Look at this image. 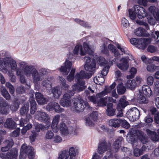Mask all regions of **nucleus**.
<instances>
[{
    "label": "nucleus",
    "instance_id": "nucleus-1",
    "mask_svg": "<svg viewBox=\"0 0 159 159\" xmlns=\"http://www.w3.org/2000/svg\"><path fill=\"white\" fill-rule=\"evenodd\" d=\"M74 109L76 112L79 113L83 112L86 107H89V105L87 102L85 103L81 98H74L73 100Z\"/></svg>",
    "mask_w": 159,
    "mask_h": 159
},
{
    "label": "nucleus",
    "instance_id": "nucleus-2",
    "mask_svg": "<svg viewBox=\"0 0 159 159\" xmlns=\"http://www.w3.org/2000/svg\"><path fill=\"white\" fill-rule=\"evenodd\" d=\"M7 65H10L12 70L15 69L17 66L16 61L11 57H7L5 59L0 58V70H6V67Z\"/></svg>",
    "mask_w": 159,
    "mask_h": 159
},
{
    "label": "nucleus",
    "instance_id": "nucleus-3",
    "mask_svg": "<svg viewBox=\"0 0 159 159\" xmlns=\"http://www.w3.org/2000/svg\"><path fill=\"white\" fill-rule=\"evenodd\" d=\"M130 43L135 45L138 48L144 50L148 44L150 42V39L148 38H141L139 39L135 38L131 39L130 40Z\"/></svg>",
    "mask_w": 159,
    "mask_h": 159
},
{
    "label": "nucleus",
    "instance_id": "nucleus-4",
    "mask_svg": "<svg viewBox=\"0 0 159 159\" xmlns=\"http://www.w3.org/2000/svg\"><path fill=\"white\" fill-rule=\"evenodd\" d=\"M92 56H85L84 58V61L85 62L84 68L88 71L93 72L94 71L96 67V62L94 58H93L91 61Z\"/></svg>",
    "mask_w": 159,
    "mask_h": 159
},
{
    "label": "nucleus",
    "instance_id": "nucleus-5",
    "mask_svg": "<svg viewBox=\"0 0 159 159\" xmlns=\"http://www.w3.org/2000/svg\"><path fill=\"white\" fill-rule=\"evenodd\" d=\"M76 155L75 148L72 147L69 151L66 150L62 151L57 159H75Z\"/></svg>",
    "mask_w": 159,
    "mask_h": 159
},
{
    "label": "nucleus",
    "instance_id": "nucleus-6",
    "mask_svg": "<svg viewBox=\"0 0 159 159\" xmlns=\"http://www.w3.org/2000/svg\"><path fill=\"white\" fill-rule=\"evenodd\" d=\"M129 55L131 57V59L130 60L134 59L133 57L131 54ZM129 59L128 57H122L120 59L119 62L117 63V66L121 70H126L129 67Z\"/></svg>",
    "mask_w": 159,
    "mask_h": 159
},
{
    "label": "nucleus",
    "instance_id": "nucleus-7",
    "mask_svg": "<svg viewBox=\"0 0 159 159\" xmlns=\"http://www.w3.org/2000/svg\"><path fill=\"white\" fill-rule=\"evenodd\" d=\"M11 110V105L2 98H0V112L2 114L7 115Z\"/></svg>",
    "mask_w": 159,
    "mask_h": 159
},
{
    "label": "nucleus",
    "instance_id": "nucleus-8",
    "mask_svg": "<svg viewBox=\"0 0 159 159\" xmlns=\"http://www.w3.org/2000/svg\"><path fill=\"white\" fill-rule=\"evenodd\" d=\"M126 115L131 121H134L139 119L140 112L136 107L131 108L126 113Z\"/></svg>",
    "mask_w": 159,
    "mask_h": 159
},
{
    "label": "nucleus",
    "instance_id": "nucleus-9",
    "mask_svg": "<svg viewBox=\"0 0 159 159\" xmlns=\"http://www.w3.org/2000/svg\"><path fill=\"white\" fill-rule=\"evenodd\" d=\"M141 81V79L139 77L137 76L135 79L132 80H129L125 84L127 89L131 90L134 89L135 87L140 85Z\"/></svg>",
    "mask_w": 159,
    "mask_h": 159
},
{
    "label": "nucleus",
    "instance_id": "nucleus-10",
    "mask_svg": "<svg viewBox=\"0 0 159 159\" xmlns=\"http://www.w3.org/2000/svg\"><path fill=\"white\" fill-rule=\"evenodd\" d=\"M37 120L41 122L46 123L47 126L50 125V118L48 115L43 112H39L35 116Z\"/></svg>",
    "mask_w": 159,
    "mask_h": 159
},
{
    "label": "nucleus",
    "instance_id": "nucleus-11",
    "mask_svg": "<svg viewBox=\"0 0 159 159\" xmlns=\"http://www.w3.org/2000/svg\"><path fill=\"white\" fill-rule=\"evenodd\" d=\"M46 109L48 111H54L57 113H61L64 111V109L61 108L57 103L55 102L48 103L46 106Z\"/></svg>",
    "mask_w": 159,
    "mask_h": 159
},
{
    "label": "nucleus",
    "instance_id": "nucleus-12",
    "mask_svg": "<svg viewBox=\"0 0 159 159\" xmlns=\"http://www.w3.org/2000/svg\"><path fill=\"white\" fill-rule=\"evenodd\" d=\"M127 103L125 99L121 98L120 99L116 107V109L118 111L116 115L117 117H121L123 116V110L127 106Z\"/></svg>",
    "mask_w": 159,
    "mask_h": 159
},
{
    "label": "nucleus",
    "instance_id": "nucleus-13",
    "mask_svg": "<svg viewBox=\"0 0 159 159\" xmlns=\"http://www.w3.org/2000/svg\"><path fill=\"white\" fill-rule=\"evenodd\" d=\"M134 10L139 19H141L146 17L147 12L144 8L138 5H135L134 6Z\"/></svg>",
    "mask_w": 159,
    "mask_h": 159
},
{
    "label": "nucleus",
    "instance_id": "nucleus-14",
    "mask_svg": "<svg viewBox=\"0 0 159 159\" xmlns=\"http://www.w3.org/2000/svg\"><path fill=\"white\" fill-rule=\"evenodd\" d=\"M72 95L68 93L65 94L60 102L61 105L63 107H70L71 105V97Z\"/></svg>",
    "mask_w": 159,
    "mask_h": 159
},
{
    "label": "nucleus",
    "instance_id": "nucleus-15",
    "mask_svg": "<svg viewBox=\"0 0 159 159\" xmlns=\"http://www.w3.org/2000/svg\"><path fill=\"white\" fill-rule=\"evenodd\" d=\"M25 145V144H23L21 147V149L28 155V157L29 159H33L34 157L33 148L31 146H27Z\"/></svg>",
    "mask_w": 159,
    "mask_h": 159
},
{
    "label": "nucleus",
    "instance_id": "nucleus-16",
    "mask_svg": "<svg viewBox=\"0 0 159 159\" xmlns=\"http://www.w3.org/2000/svg\"><path fill=\"white\" fill-rule=\"evenodd\" d=\"M107 107L106 113L107 116H112L116 115V109L115 108H114L113 104L112 103L110 102L107 103Z\"/></svg>",
    "mask_w": 159,
    "mask_h": 159
},
{
    "label": "nucleus",
    "instance_id": "nucleus-17",
    "mask_svg": "<svg viewBox=\"0 0 159 159\" xmlns=\"http://www.w3.org/2000/svg\"><path fill=\"white\" fill-rule=\"evenodd\" d=\"M72 65V62L66 59L65 62V66H61L59 70L61 72H65L67 75L71 69Z\"/></svg>",
    "mask_w": 159,
    "mask_h": 159
},
{
    "label": "nucleus",
    "instance_id": "nucleus-18",
    "mask_svg": "<svg viewBox=\"0 0 159 159\" xmlns=\"http://www.w3.org/2000/svg\"><path fill=\"white\" fill-rule=\"evenodd\" d=\"M18 150L14 148L11 149L10 152H8L5 156L6 159H17L18 156Z\"/></svg>",
    "mask_w": 159,
    "mask_h": 159
},
{
    "label": "nucleus",
    "instance_id": "nucleus-19",
    "mask_svg": "<svg viewBox=\"0 0 159 159\" xmlns=\"http://www.w3.org/2000/svg\"><path fill=\"white\" fill-rule=\"evenodd\" d=\"M36 99L39 104L43 105L46 104L48 102V99L44 97L43 96L41 93L37 92L35 94Z\"/></svg>",
    "mask_w": 159,
    "mask_h": 159
},
{
    "label": "nucleus",
    "instance_id": "nucleus-20",
    "mask_svg": "<svg viewBox=\"0 0 159 159\" xmlns=\"http://www.w3.org/2000/svg\"><path fill=\"white\" fill-rule=\"evenodd\" d=\"M60 119V116L59 115L55 116L53 119L51 127L53 131L54 132H57L59 130L58 124Z\"/></svg>",
    "mask_w": 159,
    "mask_h": 159
},
{
    "label": "nucleus",
    "instance_id": "nucleus-21",
    "mask_svg": "<svg viewBox=\"0 0 159 159\" xmlns=\"http://www.w3.org/2000/svg\"><path fill=\"white\" fill-rule=\"evenodd\" d=\"M4 126L10 129H13L16 128V125L15 122L11 118H8L4 124Z\"/></svg>",
    "mask_w": 159,
    "mask_h": 159
},
{
    "label": "nucleus",
    "instance_id": "nucleus-22",
    "mask_svg": "<svg viewBox=\"0 0 159 159\" xmlns=\"http://www.w3.org/2000/svg\"><path fill=\"white\" fill-rule=\"evenodd\" d=\"M135 33L138 36L148 37L150 35L142 27L138 28Z\"/></svg>",
    "mask_w": 159,
    "mask_h": 159
},
{
    "label": "nucleus",
    "instance_id": "nucleus-23",
    "mask_svg": "<svg viewBox=\"0 0 159 159\" xmlns=\"http://www.w3.org/2000/svg\"><path fill=\"white\" fill-rule=\"evenodd\" d=\"M108 48L111 51L114 53V55L115 57V59L113 60V61H115L116 59L120 57V52L114 45L111 44H109L108 45Z\"/></svg>",
    "mask_w": 159,
    "mask_h": 159
},
{
    "label": "nucleus",
    "instance_id": "nucleus-24",
    "mask_svg": "<svg viewBox=\"0 0 159 159\" xmlns=\"http://www.w3.org/2000/svg\"><path fill=\"white\" fill-rule=\"evenodd\" d=\"M30 105V112L31 114H34L37 110V104L33 97H31L29 100Z\"/></svg>",
    "mask_w": 159,
    "mask_h": 159
},
{
    "label": "nucleus",
    "instance_id": "nucleus-25",
    "mask_svg": "<svg viewBox=\"0 0 159 159\" xmlns=\"http://www.w3.org/2000/svg\"><path fill=\"white\" fill-rule=\"evenodd\" d=\"M107 142L105 141L100 143L98 145V152L100 154H103L107 150Z\"/></svg>",
    "mask_w": 159,
    "mask_h": 159
},
{
    "label": "nucleus",
    "instance_id": "nucleus-26",
    "mask_svg": "<svg viewBox=\"0 0 159 159\" xmlns=\"http://www.w3.org/2000/svg\"><path fill=\"white\" fill-rule=\"evenodd\" d=\"M4 143L5 144V146L1 148L2 151L3 152L9 150L14 144L13 141L12 139H10V140H5Z\"/></svg>",
    "mask_w": 159,
    "mask_h": 159
},
{
    "label": "nucleus",
    "instance_id": "nucleus-27",
    "mask_svg": "<svg viewBox=\"0 0 159 159\" xmlns=\"http://www.w3.org/2000/svg\"><path fill=\"white\" fill-rule=\"evenodd\" d=\"M121 119L114 118L109 121V125L112 127L118 128L120 126Z\"/></svg>",
    "mask_w": 159,
    "mask_h": 159
},
{
    "label": "nucleus",
    "instance_id": "nucleus-28",
    "mask_svg": "<svg viewBox=\"0 0 159 159\" xmlns=\"http://www.w3.org/2000/svg\"><path fill=\"white\" fill-rule=\"evenodd\" d=\"M142 90L144 94L147 97H150L152 94L151 88L148 86L144 85L142 88Z\"/></svg>",
    "mask_w": 159,
    "mask_h": 159
},
{
    "label": "nucleus",
    "instance_id": "nucleus-29",
    "mask_svg": "<svg viewBox=\"0 0 159 159\" xmlns=\"http://www.w3.org/2000/svg\"><path fill=\"white\" fill-rule=\"evenodd\" d=\"M123 140V138L122 137L117 138L113 144V148L116 149H118L121 147V143Z\"/></svg>",
    "mask_w": 159,
    "mask_h": 159
},
{
    "label": "nucleus",
    "instance_id": "nucleus-30",
    "mask_svg": "<svg viewBox=\"0 0 159 159\" xmlns=\"http://www.w3.org/2000/svg\"><path fill=\"white\" fill-rule=\"evenodd\" d=\"M52 92L54 97L56 98H58L62 93V91L57 87L53 88Z\"/></svg>",
    "mask_w": 159,
    "mask_h": 159
},
{
    "label": "nucleus",
    "instance_id": "nucleus-31",
    "mask_svg": "<svg viewBox=\"0 0 159 159\" xmlns=\"http://www.w3.org/2000/svg\"><path fill=\"white\" fill-rule=\"evenodd\" d=\"M30 106L28 103L24 105L20 110V113L22 116L25 115L26 114L29 110Z\"/></svg>",
    "mask_w": 159,
    "mask_h": 159
},
{
    "label": "nucleus",
    "instance_id": "nucleus-32",
    "mask_svg": "<svg viewBox=\"0 0 159 159\" xmlns=\"http://www.w3.org/2000/svg\"><path fill=\"white\" fill-rule=\"evenodd\" d=\"M59 130L62 134L65 135L68 133V127L66 124L61 122L60 124Z\"/></svg>",
    "mask_w": 159,
    "mask_h": 159
},
{
    "label": "nucleus",
    "instance_id": "nucleus-33",
    "mask_svg": "<svg viewBox=\"0 0 159 159\" xmlns=\"http://www.w3.org/2000/svg\"><path fill=\"white\" fill-rule=\"evenodd\" d=\"M146 147L145 146H143L141 149L136 148L134 150V155L136 157H139L143 153L144 151L145 150Z\"/></svg>",
    "mask_w": 159,
    "mask_h": 159
},
{
    "label": "nucleus",
    "instance_id": "nucleus-34",
    "mask_svg": "<svg viewBox=\"0 0 159 159\" xmlns=\"http://www.w3.org/2000/svg\"><path fill=\"white\" fill-rule=\"evenodd\" d=\"M80 50V55L81 56L85 55V52L83 51L82 47L81 45H76L75 46L73 51V53L75 55H77Z\"/></svg>",
    "mask_w": 159,
    "mask_h": 159
},
{
    "label": "nucleus",
    "instance_id": "nucleus-35",
    "mask_svg": "<svg viewBox=\"0 0 159 159\" xmlns=\"http://www.w3.org/2000/svg\"><path fill=\"white\" fill-rule=\"evenodd\" d=\"M147 69L148 71L153 72L157 70H159V66H155L153 64H149L147 67Z\"/></svg>",
    "mask_w": 159,
    "mask_h": 159
},
{
    "label": "nucleus",
    "instance_id": "nucleus-36",
    "mask_svg": "<svg viewBox=\"0 0 159 159\" xmlns=\"http://www.w3.org/2000/svg\"><path fill=\"white\" fill-rule=\"evenodd\" d=\"M31 74L33 80L35 82H38L40 80V75L36 70H34Z\"/></svg>",
    "mask_w": 159,
    "mask_h": 159
},
{
    "label": "nucleus",
    "instance_id": "nucleus-37",
    "mask_svg": "<svg viewBox=\"0 0 159 159\" xmlns=\"http://www.w3.org/2000/svg\"><path fill=\"white\" fill-rule=\"evenodd\" d=\"M117 91L119 94H123L125 92L126 89L122 83L119 84L117 87Z\"/></svg>",
    "mask_w": 159,
    "mask_h": 159
},
{
    "label": "nucleus",
    "instance_id": "nucleus-38",
    "mask_svg": "<svg viewBox=\"0 0 159 159\" xmlns=\"http://www.w3.org/2000/svg\"><path fill=\"white\" fill-rule=\"evenodd\" d=\"M107 97L106 96L100 99L97 102L98 105L102 107L107 106Z\"/></svg>",
    "mask_w": 159,
    "mask_h": 159
},
{
    "label": "nucleus",
    "instance_id": "nucleus-39",
    "mask_svg": "<svg viewBox=\"0 0 159 159\" xmlns=\"http://www.w3.org/2000/svg\"><path fill=\"white\" fill-rule=\"evenodd\" d=\"M83 48L85 50L84 52H85V53H87L88 54V55L87 56H91V55L93 54V52L86 43L85 42L84 43Z\"/></svg>",
    "mask_w": 159,
    "mask_h": 159
},
{
    "label": "nucleus",
    "instance_id": "nucleus-40",
    "mask_svg": "<svg viewBox=\"0 0 159 159\" xmlns=\"http://www.w3.org/2000/svg\"><path fill=\"white\" fill-rule=\"evenodd\" d=\"M97 63L101 66H104L107 64V62L104 57L100 56L97 59Z\"/></svg>",
    "mask_w": 159,
    "mask_h": 159
},
{
    "label": "nucleus",
    "instance_id": "nucleus-41",
    "mask_svg": "<svg viewBox=\"0 0 159 159\" xmlns=\"http://www.w3.org/2000/svg\"><path fill=\"white\" fill-rule=\"evenodd\" d=\"M138 100L139 102L141 104H147L148 102V99L142 94H140L139 97L138 98Z\"/></svg>",
    "mask_w": 159,
    "mask_h": 159
},
{
    "label": "nucleus",
    "instance_id": "nucleus-42",
    "mask_svg": "<svg viewBox=\"0 0 159 159\" xmlns=\"http://www.w3.org/2000/svg\"><path fill=\"white\" fill-rule=\"evenodd\" d=\"M75 21L76 23L79 24L82 26L85 27H89V25L87 22H85L83 20H81L80 19L76 18L75 19Z\"/></svg>",
    "mask_w": 159,
    "mask_h": 159
},
{
    "label": "nucleus",
    "instance_id": "nucleus-43",
    "mask_svg": "<svg viewBox=\"0 0 159 159\" xmlns=\"http://www.w3.org/2000/svg\"><path fill=\"white\" fill-rule=\"evenodd\" d=\"M136 69L134 67H132L130 69L129 73L130 75L127 76V78L128 79H132L134 77V75L136 73Z\"/></svg>",
    "mask_w": 159,
    "mask_h": 159
},
{
    "label": "nucleus",
    "instance_id": "nucleus-44",
    "mask_svg": "<svg viewBox=\"0 0 159 159\" xmlns=\"http://www.w3.org/2000/svg\"><path fill=\"white\" fill-rule=\"evenodd\" d=\"M116 85V83L114 82L110 86H105V89L104 90H105L106 92L107 93V95L108 93H110L111 92L112 90L114 89Z\"/></svg>",
    "mask_w": 159,
    "mask_h": 159
},
{
    "label": "nucleus",
    "instance_id": "nucleus-45",
    "mask_svg": "<svg viewBox=\"0 0 159 159\" xmlns=\"http://www.w3.org/2000/svg\"><path fill=\"white\" fill-rule=\"evenodd\" d=\"M20 104V102L18 100L14 101L11 105L12 110L13 111H17L19 107Z\"/></svg>",
    "mask_w": 159,
    "mask_h": 159
},
{
    "label": "nucleus",
    "instance_id": "nucleus-46",
    "mask_svg": "<svg viewBox=\"0 0 159 159\" xmlns=\"http://www.w3.org/2000/svg\"><path fill=\"white\" fill-rule=\"evenodd\" d=\"M108 49V48H107L105 43L103 44V47L101 50V52L103 54H104L107 57H109L110 55Z\"/></svg>",
    "mask_w": 159,
    "mask_h": 159
},
{
    "label": "nucleus",
    "instance_id": "nucleus-47",
    "mask_svg": "<svg viewBox=\"0 0 159 159\" xmlns=\"http://www.w3.org/2000/svg\"><path fill=\"white\" fill-rule=\"evenodd\" d=\"M61 84L62 85L61 88L64 90H66L68 89L69 86V85L66 83V81L64 79L63 77H61L60 79Z\"/></svg>",
    "mask_w": 159,
    "mask_h": 159
},
{
    "label": "nucleus",
    "instance_id": "nucleus-48",
    "mask_svg": "<svg viewBox=\"0 0 159 159\" xmlns=\"http://www.w3.org/2000/svg\"><path fill=\"white\" fill-rule=\"evenodd\" d=\"M121 121L120 125L122 127L125 129H128L129 128L130 125L127 121L125 120H122L121 119Z\"/></svg>",
    "mask_w": 159,
    "mask_h": 159
},
{
    "label": "nucleus",
    "instance_id": "nucleus-49",
    "mask_svg": "<svg viewBox=\"0 0 159 159\" xmlns=\"http://www.w3.org/2000/svg\"><path fill=\"white\" fill-rule=\"evenodd\" d=\"M147 51L151 53H154L157 51V48L152 45H149L147 49Z\"/></svg>",
    "mask_w": 159,
    "mask_h": 159
},
{
    "label": "nucleus",
    "instance_id": "nucleus-50",
    "mask_svg": "<svg viewBox=\"0 0 159 159\" xmlns=\"http://www.w3.org/2000/svg\"><path fill=\"white\" fill-rule=\"evenodd\" d=\"M2 94L7 100H8L10 99L11 98L10 95L6 89H3L2 90Z\"/></svg>",
    "mask_w": 159,
    "mask_h": 159
},
{
    "label": "nucleus",
    "instance_id": "nucleus-51",
    "mask_svg": "<svg viewBox=\"0 0 159 159\" xmlns=\"http://www.w3.org/2000/svg\"><path fill=\"white\" fill-rule=\"evenodd\" d=\"M139 139L143 143H146L147 142L148 138L143 133H142L140 135L139 137Z\"/></svg>",
    "mask_w": 159,
    "mask_h": 159
},
{
    "label": "nucleus",
    "instance_id": "nucleus-52",
    "mask_svg": "<svg viewBox=\"0 0 159 159\" xmlns=\"http://www.w3.org/2000/svg\"><path fill=\"white\" fill-rule=\"evenodd\" d=\"M42 85L46 88H49L51 86L50 81L48 80H44L42 82Z\"/></svg>",
    "mask_w": 159,
    "mask_h": 159
},
{
    "label": "nucleus",
    "instance_id": "nucleus-53",
    "mask_svg": "<svg viewBox=\"0 0 159 159\" xmlns=\"http://www.w3.org/2000/svg\"><path fill=\"white\" fill-rule=\"evenodd\" d=\"M110 68V66L108 65L106 66L102 70L101 74L103 76H106Z\"/></svg>",
    "mask_w": 159,
    "mask_h": 159
},
{
    "label": "nucleus",
    "instance_id": "nucleus-54",
    "mask_svg": "<svg viewBox=\"0 0 159 159\" xmlns=\"http://www.w3.org/2000/svg\"><path fill=\"white\" fill-rule=\"evenodd\" d=\"M128 11L130 19L133 20H135L136 17V15L137 14L135 12V11H133L131 9H129Z\"/></svg>",
    "mask_w": 159,
    "mask_h": 159
},
{
    "label": "nucleus",
    "instance_id": "nucleus-55",
    "mask_svg": "<svg viewBox=\"0 0 159 159\" xmlns=\"http://www.w3.org/2000/svg\"><path fill=\"white\" fill-rule=\"evenodd\" d=\"M33 69V66H27L24 68V71L26 74H31Z\"/></svg>",
    "mask_w": 159,
    "mask_h": 159
},
{
    "label": "nucleus",
    "instance_id": "nucleus-56",
    "mask_svg": "<svg viewBox=\"0 0 159 159\" xmlns=\"http://www.w3.org/2000/svg\"><path fill=\"white\" fill-rule=\"evenodd\" d=\"M98 112L96 111H93L90 115V117L91 119L94 121H97L98 119Z\"/></svg>",
    "mask_w": 159,
    "mask_h": 159
},
{
    "label": "nucleus",
    "instance_id": "nucleus-57",
    "mask_svg": "<svg viewBox=\"0 0 159 159\" xmlns=\"http://www.w3.org/2000/svg\"><path fill=\"white\" fill-rule=\"evenodd\" d=\"M25 88L22 86L18 87L16 89V92L18 93L22 94L25 92Z\"/></svg>",
    "mask_w": 159,
    "mask_h": 159
},
{
    "label": "nucleus",
    "instance_id": "nucleus-58",
    "mask_svg": "<svg viewBox=\"0 0 159 159\" xmlns=\"http://www.w3.org/2000/svg\"><path fill=\"white\" fill-rule=\"evenodd\" d=\"M121 23L124 27L127 28L129 26V24L128 21L125 17H123L122 18Z\"/></svg>",
    "mask_w": 159,
    "mask_h": 159
},
{
    "label": "nucleus",
    "instance_id": "nucleus-59",
    "mask_svg": "<svg viewBox=\"0 0 159 159\" xmlns=\"http://www.w3.org/2000/svg\"><path fill=\"white\" fill-rule=\"evenodd\" d=\"M36 131L39 132L40 130H43L44 128V125L41 124H37L35 125Z\"/></svg>",
    "mask_w": 159,
    "mask_h": 159
},
{
    "label": "nucleus",
    "instance_id": "nucleus-60",
    "mask_svg": "<svg viewBox=\"0 0 159 159\" xmlns=\"http://www.w3.org/2000/svg\"><path fill=\"white\" fill-rule=\"evenodd\" d=\"M54 136V134L51 131H48L46 133L45 137L46 139H52Z\"/></svg>",
    "mask_w": 159,
    "mask_h": 159
},
{
    "label": "nucleus",
    "instance_id": "nucleus-61",
    "mask_svg": "<svg viewBox=\"0 0 159 159\" xmlns=\"http://www.w3.org/2000/svg\"><path fill=\"white\" fill-rule=\"evenodd\" d=\"M85 123L87 125L89 126H94V123L91 120L89 117H87L85 118Z\"/></svg>",
    "mask_w": 159,
    "mask_h": 159
},
{
    "label": "nucleus",
    "instance_id": "nucleus-62",
    "mask_svg": "<svg viewBox=\"0 0 159 159\" xmlns=\"http://www.w3.org/2000/svg\"><path fill=\"white\" fill-rule=\"evenodd\" d=\"M107 95L105 90H103L101 92L97 93L96 94V97L97 98H100V99L102 98L104 96Z\"/></svg>",
    "mask_w": 159,
    "mask_h": 159
},
{
    "label": "nucleus",
    "instance_id": "nucleus-63",
    "mask_svg": "<svg viewBox=\"0 0 159 159\" xmlns=\"http://www.w3.org/2000/svg\"><path fill=\"white\" fill-rule=\"evenodd\" d=\"M20 129L19 128L16 129V130H14L12 132L11 134V136L17 137L19 136L20 134Z\"/></svg>",
    "mask_w": 159,
    "mask_h": 159
},
{
    "label": "nucleus",
    "instance_id": "nucleus-64",
    "mask_svg": "<svg viewBox=\"0 0 159 159\" xmlns=\"http://www.w3.org/2000/svg\"><path fill=\"white\" fill-rule=\"evenodd\" d=\"M53 141L56 143H59L62 141V138L59 136L57 135L55 136Z\"/></svg>",
    "mask_w": 159,
    "mask_h": 159
}]
</instances>
